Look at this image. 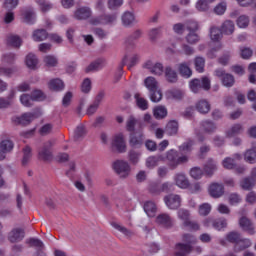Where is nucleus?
I'll use <instances>...</instances> for the list:
<instances>
[{"mask_svg":"<svg viewBox=\"0 0 256 256\" xmlns=\"http://www.w3.org/2000/svg\"><path fill=\"white\" fill-rule=\"evenodd\" d=\"M209 195L213 197V199H219V197H223L225 194V187L220 183H212L209 186Z\"/></svg>","mask_w":256,"mask_h":256,"instance_id":"nucleus-12","label":"nucleus"},{"mask_svg":"<svg viewBox=\"0 0 256 256\" xmlns=\"http://www.w3.org/2000/svg\"><path fill=\"white\" fill-rule=\"evenodd\" d=\"M13 147L14 145L11 140H2L0 142V151H2L5 154L11 153V151H13Z\"/></svg>","mask_w":256,"mask_h":256,"instance_id":"nucleus-43","label":"nucleus"},{"mask_svg":"<svg viewBox=\"0 0 256 256\" xmlns=\"http://www.w3.org/2000/svg\"><path fill=\"white\" fill-rule=\"evenodd\" d=\"M167 115V108L165 106H156L153 109V116L155 119H165V116Z\"/></svg>","mask_w":256,"mask_h":256,"instance_id":"nucleus-41","label":"nucleus"},{"mask_svg":"<svg viewBox=\"0 0 256 256\" xmlns=\"http://www.w3.org/2000/svg\"><path fill=\"white\" fill-rule=\"evenodd\" d=\"M164 203L168 209H179L181 207V196L178 194H168L164 197Z\"/></svg>","mask_w":256,"mask_h":256,"instance_id":"nucleus-8","label":"nucleus"},{"mask_svg":"<svg viewBox=\"0 0 256 256\" xmlns=\"http://www.w3.org/2000/svg\"><path fill=\"white\" fill-rule=\"evenodd\" d=\"M139 159H141V152L131 149L128 152V160L130 161L131 165H137L139 163Z\"/></svg>","mask_w":256,"mask_h":256,"instance_id":"nucleus-38","label":"nucleus"},{"mask_svg":"<svg viewBox=\"0 0 256 256\" xmlns=\"http://www.w3.org/2000/svg\"><path fill=\"white\" fill-rule=\"evenodd\" d=\"M112 149L113 151H117V153H127V144L125 143V136L122 133L113 137Z\"/></svg>","mask_w":256,"mask_h":256,"instance_id":"nucleus-6","label":"nucleus"},{"mask_svg":"<svg viewBox=\"0 0 256 256\" xmlns=\"http://www.w3.org/2000/svg\"><path fill=\"white\" fill-rule=\"evenodd\" d=\"M25 239V230L21 228H14L8 234V241L10 243H19Z\"/></svg>","mask_w":256,"mask_h":256,"instance_id":"nucleus-11","label":"nucleus"},{"mask_svg":"<svg viewBox=\"0 0 256 256\" xmlns=\"http://www.w3.org/2000/svg\"><path fill=\"white\" fill-rule=\"evenodd\" d=\"M175 183L178 187H180V189H187V187H189V180L183 173H178L175 175Z\"/></svg>","mask_w":256,"mask_h":256,"instance_id":"nucleus-25","label":"nucleus"},{"mask_svg":"<svg viewBox=\"0 0 256 256\" xmlns=\"http://www.w3.org/2000/svg\"><path fill=\"white\" fill-rule=\"evenodd\" d=\"M245 131L242 124H234L232 125L226 132L227 137H235L236 135H241Z\"/></svg>","mask_w":256,"mask_h":256,"instance_id":"nucleus-27","label":"nucleus"},{"mask_svg":"<svg viewBox=\"0 0 256 256\" xmlns=\"http://www.w3.org/2000/svg\"><path fill=\"white\" fill-rule=\"evenodd\" d=\"M150 93V101L153 103H159L163 99V92H161V89L156 88V90H152Z\"/></svg>","mask_w":256,"mask_h":256,"instance_id":"nucleus-46","label":"nucleus"},{"mask_svg":"<svg viewBox=\"0 0 256 256\" xmlns=\"http://www.w3.org/2000/svg\"><path fill=\"white\" fill-rule=\"evenodd\" d=\"M169 97H172V99H175L176 101H181L183 97H185V93H183L180 89H171L168 90Z\"/></svg>","mask_w":256,"mask_h":256,"instance_id":"nucleus-51","label":"nucleus"},{"mask_svg":"<svg viewBox=\"0 0 256 256\" xmlns=\"http://www.w3.org/2000/svg\"><path fill=\"white\" fill-rule=\"evenodd\" d=\"M111 226L116 229V231H119V233H123L127 239H131L133 237L134 233L131 231V229H128L127 227L117 223V222H111Z\"/></svg>","mask_w":256,"mask_h":256,"instance_id":"nucleus-23","label":"nucleus"},{"mask_svg":"<svg viewBox=\"0 0 256 256\" xmlns=\"http://www.w3.org/2000/svg\"><path fill=\"white\" fill-rule=\"evenodd\" d=\"M44 63L47 67H57V58L55 56L47 55L44 57Z\"/></svg>","mask_w":256,"mask_h":256,"instance_id":"nucleus-61","label":"nucleus"},{"mask_svg":"<svg viewBox=\"0 0 256 256\" xmlns=\"http://www.w3.org/2000/svg\"><path fill=\"white\" fill-rule=\"evenodd\" d=\"M190 175L193 179H201L203 177V170L200 167H194L190 170Z\"/></svg>","mask_w":256,"mask_h":256,"instance_id":"nucleus-64","label":"nucleus"},{"mask_svg":"<svg viewBox=\"0 0 256 256\" xmlns=\"http://www.w3.org/2000/svg\"><path fill=\"white\" fill-rule=\"evenodd\" d=\"M217 171V163L213 158H210L207 160L206 164L204 165V172L206 175H213Z\"/></svg>","mask_w":256,"mask_h":256,"instance_id":"nucleus-32","label":"nucleus"},{"mask_svg":"<svg viewBox=\"0 0 256 256\" xmlns=\"http://www.w3.org/2000/svg\"><path fill=\"white\" fill-rule=\"evenodd\" d=\"M192 248L189 244L178 243L176 244V256H185L191 253Z\"/></svg>","mask_w":256,"mask_h":256,"instance_id":"nucleus-31","label":"nucleus"},{"mask_svg":"<svg viewBox=\"0 0 256 256\" xmlns=\"http://www.w3.org/2000/svg\"><path fill=\"white\" fill-rule=\"evenodd\" d=\"M122 23L125 25V27H129L130 25H133L135 23V15L132 12H125L122 15Z\"/></svg>","mask_w":256,"mask_h":256,"instance_id":"nucleus-40","label":"nucleus"},{"mask_svg":"<svg viewBox=\"0 0 256 256\" xmlns=\"http://www.w3.org/2000/svg\"><path fill=\"white\" fill-rule=\"evenodd\" d=\"M85 135H87L85 125H78L74 131V141H83V139H85Z\"/></svg>","mask_w":256,"mask_h":256,"instance_id":"nucleus-30","label":"nucleus"},{"mask_svg":"<svg viewBox=\"0 0 256 256\" xmlns=\"http://www.w3.org/2000/svg\"><path fill=\"white\" fill-rule=\"evenodd\" d=\"M200 127L204 133H215L217 131V125L211 120H204L200 123Z\"/></svg>","mask_w":256,"mask_h":256,"instance_id":"nucleus-22","label":"nucleus"},{"mask_svg":"<svg viewBox=\"0 0 256 256\" xmlns=\"http://www.w3.org/2000/svg\"><path fill=\"white\" fill-rule=\"evenodd\" d=\"M144 85L149 92L159 89V83L153 76H149L144 80Z\"/></svg>","mask_w":256,"mask_h":256,"instance_id":"nucleus-34","label":"nucleus"},{"mask_svg":"<svg viewBox=\"0 0 256 256\" xmlns=\"http://www.w3.org/2000/svg\"><path fill=\"white\" fill-rule=\"evenodd\" d=\"M166 133L170 136L177 135L179 133V122L172 120L166 125Z\"/></svg>","mask_w":256,"mask_h":256,"instance_id":"nucleus-36","label":"nucleus"},{"mask_svg":"<svg viewBox=\"0 0 256 256\" xmlns=\"http://www.w3.org/2000/svg\"><path fill=\"white\" fill-rule=\"evenodd\" d=\"M212 226L214 227V229L221 231V229H225V227H227V219L225 218L216 219L212 222Z\"/></svg>","mask_w":256,"mask_h":256,"instance_id":"nucleus-56","label":"nucleus"},{"mask_svg":"<svg viewBox=\"0 0 256 256\" xmlns=\"http://www.w3.org/2000/svg\"><path fill=\"white\" fill-rule=\"evenodd\" d=\"M215 15H225V11H227V2H220L213 9Z\"/></svg>","mask_w":256,"mask_h":256,"instance_id":"nucleus-58","label":"nucleus"},{"mask_svg":"<svg viewBox=\"0 0 256 256\" xmlns=\"http://www.w3.org/2000/svg\"><path fill=\"white\" fill-rule=\"evenodd\" d=\"M25 63L29 69H35V67H37V63H38L37 56H35V54H31V53L28 54L26 56Z\"/></svg>","mask_w":256,"mask_h":256,"instance_id":"nucleus-48","label":"nucleus"},{"mask_svg":"<svg viewBox=\"0 0 256 256\" xmlns=\"http://www.w3.org/2000/svg\"><path fill=\"white\" fill-rule=\"evenodd\" d=\"M160 157L158 156H150L146 159V167L148 169H154L159 165Z\"/></svg>","mask_w":256,"mask_h":256,"instance_id":"nucleus-54","label":"nucleus"},{"mask_svg":"<svg viewBox=\"0 0 256 256\" xmlns=\"http://www.w3.org/2000/svg\"><path fill=\"white\" fill-rule=\"evenodd\" d=\"M26 244L29 245V247H38L39 249L43 248V242L37 238L27 239Z\"/></svg>","mask_w":256,"mask_h":256,"instance_id":"nucleus-62","label":"nucleus"},{"mask_svg":"<svg viewBox=\"0 0 256 256\" xmlns=\"http://www.w3.org/2000/svg\"><path fill=\"white\" fill-rule=\"evenodd\" d=\"M156 223H158V225H162V227H166V229L173 227V220H171V216L167 213L158 215L156 217Z\"/></svg>","mask_w":256,"mask_h":256,"instance_id":"nucleus-18","label":"nucleus"},{"mask_svg":"<svg viewBox=\"0 0 256 256\" xmlns=\"http://www.w3.org/2000/svg\"><path fill=\"white\" fill-rule=\"evenodd\" d=\"M186 41L190 45H195V43H199V34L195 32H189L186 36Z\"/></svg>","mask_w":256,"mask_h":256,"instance_id":"nucleus-60","label":"nucleus"},{"mask_svg":"<svg viewBox=\"0 0 256 256\" xmlns=\"http://www.w3.org/2000/svg\"><path fill=\"white\" fill-rule=\"evenodd\" d=\"M145 143V134L143 133V126L140 124V128L136 132H132L129 136V145L132 149H141Z\"/></svg>","mask_w":256,"mask_h":256,"instance_id":"nucleus-3","label":"nucleus"},{"mask_svg":"<svg viewBox=\"0 0 256 256\" xmlns=\"http://www.w3.org/2000/svg\"><path fill=\"white\" fill-rule=\"evenodd\" d=\"M164 77L168 83H177L179 81L177 71H175L171 66H167L164 69Z\"/></svg>","mask_w":256,"mask_h":256,"instance_id":"nucleus-15","label":"nucleus"},{"mask_svg":"<svg viewBox=\"0 0 256 256\" xmlns=\"http://www.w3.org/2000/svg\"><path fill=\"white\" fill-rule=\"evenodd\" d=\"M252 245H253V243L251 242V239L243 238V236H241V238L237 242V244L234 245V251L239 253L241 251H245V249H249V247H251Z\"/></svg>","mask_w":256,"mask_h":256,"instance_id":"nucleus-20","label":"nucleus"},{"mask_svg":"<svg viewBox=\"0 0 256 256\" xmlns=\"http://www.w3.org/2000/svg\"><path fill=\"white\" fill-rule=\"evenodd\" d=\"M47 37H49V34L45 29H37L32 34V39L38 43H41V41H45Z\"/></svg>","mask_w":256,"mask_h":256,"instance_id":"nucleus-29","label":"nucleus"},{"mask_svg":"<svg viewBox=\"0 0 256 256\" xmlns=\"http://www.w3.org/2000/svg\"><path fill=\"white\" fill-rule=\"evenodd\" d=\"M134 98L136 100L137 107L140 108L141 111H147V109H149V102L147 101V99L141 97V94L136 93L134 95Z\"/></svg>","mask_w":256,"mask_h":256,"instance_id":"nucleus-35","label":"nucleus"},{"mask_svg":"<svg viewBox=\"0 0 256 256\" xmlns=\"http://www.w3.org/2000/svg\"><path fill=\"white\" fill-rule=\"evenodd\" d=\"M222 167H224V169L232 170L237 167V164L235 163V159H232L231 157H226L222 161Z\"/></svg>","mask_w":256,"mask_h":256,"instance_id":"nucleus-55","label":"nucleus"},{"mask_svg":"<svg viewBox=\"0 0 256 256\" xmlns=\"http://www.w3.org/2000/svg\"><path fill=\"white\" fill-rule=\"evenodd\" d=\"M195 69L198 73H203L205 71V59L201 56H197L194 59Z\"/></svg>","mask_w":256,"mask_h":256,"instance_id":"nucleus-44","label":"nucleus"},{"mask_svg":"<svg viewBox=\"0 0 256 256\" xmlns=\"http://www.w3.org/2000/svg\"><path fill=\"white\" fill-rule=\"evenodd\" d=\"M220 29L223 35H233L235 33V22L233 20H225L221 24Z\"/></svg>","mask_w":256,"mask_h":256,"instance_id":"nucleus-21","label":"nucleus"},{"mask_svg":"<svg viewBox=\"0 0 256 256\" xmlns=\"http://www.w3.org/2000/svg\"><path fill=\"white\" fill-rule=\"evenodd\" d=\"M112 167L120 179H127L131 175V165L125 160H116Z\"/></svg>","mask_w":256,"mask_h":256,"instance_id":"nucleus-2","label":"nucleus"},{"mask_svg":"<svg viewBox=\"0 0 256 256\" xmlns=\"http://www.w3.org/2000/svg\"><path fill=\"white\" fill-rule=\"evenodd\" d=\"M249 16L241 15L237 18L236 23L240 29H247L249 27Z\"/></svg>","mask_w":256,"mask_h":256,"instance_id":"nucleus-49","label":"nucleus"},{"mask_svg":"<svg viewBox=\"0 0 256 256\" xmlns=\"http://www.w3.org/2000/svg\"><path fill=\"white\" fill-rule=\"evenodd\" d=\"M105 65V59L99 58L96 61L90 63L88 67L85 69V73H91L93 71H98Z\"/></svg>","mask_w":256,"mask_h":256,"instance_id":"nucleus-28","label":"nucleus"},{"mask_svg":"<svg viewBox=\"0 0 256 256\" xmlns=\"http://www.w3.org/2000/svg\"><path fill=\"white\" fill-rule=\"evenodd\" d=\"M91 15H93L91 8L87 6H82L74 11L73 17L77 21H87V19H91Z\"/></svg>","mask_w":256,"mask_h":256,"instance_id":"nucleus-9","label":"nucleus"},{"mask_svg":"<svg viewBox=\"0 0 256 256\" xmlns=\"http://www.w3.org/2000/svg\"><path fill=\"white\" fill-rule=\"evenodd\" d=\"M148 191L151 195H161V184L157 182L150 183Z\"/></svg>","mask_w":256,"mask_h":256,"instance_id":"nucleus-57","label":"nucleus"},{"mask_svg":"<svg viewBox=\"0 0 256 256\" xmlns=\"http://www.w3.org/2000/svg\"><path fill=\"white\" fill-rule=\"evenodd\" d=\"M214 75L221 80L224 87L231 88L235 85V76H233V74L226 73L222 68L216 69L214 71Z\"/></svg>","mask_w":256,"mask_h":256,"instance_id":"nucleus-5","label":"nucleus"},{"mask_svg":"<svg viewBox=\"0 0 256 256\" xmlns=\"http://www.w3.org/2000/svg\"><path fill=\"white\" fill-rule=\"evenodd\" d=\"M53 145H55V142L51 140L44 143L42 150L38 153L39 159H42V161H51V159H53V153H51L49 149H51Z\"/></svg>","mask_w":256,"mask_h":256,"instance_id":"nucleus-10","label":"nucleus"},{"mask_svg":"<svg viewBox=\"0 0 256 256\" xmlns=\"http://www.w3.org/2000/svg\"><path fill=\"white\" fill-rule=\"evenodd\" d=\"M239 225L243 229V231H247L249 235H255V227L253 226V222L247 216L241 217L239 220Z\"/></svg>","mask_w":256,"mask_h":256,"instance_id":"nucleus-13","label":"nucleus"},{"mask_svg":"<svg viewBox=\"0 0 256 256\" xmlns=\"http://www.w3.org/2000/svg\"><path fill=\"white\" fill-rule=\"evenodd\" d=\"M179 153L171 149L166 153V159L168 161V167L170 169H177V161H178Z\"/></svg>","mask_w":256,"mask_h":256,"instance_id":"nucleus-14","label":"nucleus"},{"mask_svg":"<svg viewBox=\"0 0 256 256\" xmlns=\"http://www.w3.org/2000/svg\"><path fill=\"white\" fill-rule=\"evenodd\" d=\"M177 215L179 219L183 221V223H186V221L190 220L189 218L191 217V212L187 209L182 208L178 210Z\"/></svg>","mask_w":256,"mask_h":256,"instance_id":"nucleus-59","label":"nucleus"},{"mask_svg":"<svg viewBox=\"0 0 256 256\" xmlns=\"http://www.w3.org/2000/svg\"><path fill=\"white\" fill-rule=\"evenodd\" d=\"M195 109L198 113H201L202 115H207V113L211 111V104L209 103V101L201 99L195 104Z\"/></svg>","mask_w":256,"mask_h":256,"instance_id":"nucleus-19","label":"nucleus"},{"mask_svg":"<svg viewBox=\"0 0 256 256\" xmlns=\"http://www.w3.org/2000/svg\"><path fill=\"white\" fill-rule=\"evenodd\" d=\"M211 204L209 203H203L198 207V213L199 215H201L202 217H207V215H209V213H211Z\"/></svg>","mask_w":256,"mask_h":256,"instance_id":"nucleus-52","label":"nucleus"},{"mask_svg":"<svg viewBox=\"0 0 256 256\" xmlns=\"http://www.w3.org/2000/svg\"><path fill=\"white\" fill-rule=\"evenodd\" d=\"M144 69H148L152 75H163L165 68L161 62H153V60H148L143 64Z\"/></svg>","mask_w":256,"mask_h":256,"instance_id":"nucleus-7","label":"nucleus"},{"mask_svg":"<svg viewBox=\"0 0 256 256\" xmlns=\"http://www.w3.org/2000/svg\"><path fill=\"white\" fill-rule=\"evenodd\" d=\"M210 37L212 41H220V39H223V32L221 31V28L212 26L210 28Z\"/></svg>","mask_w":256,"mask_h":256,"instance_id":"nucleus-39","label":"nucleus"},{"mask_svg":"<svg viewBox=\"0 0 256 256\" xmlns=\"http://www.w3.org/2000/svg\"><path fill=\"white\" fill-rule=\"evenodd\" d=\"M244 161L247 163H256V150L255 149H248L244 153Z\"/></svg>","mask_w":256,"mask_h":256,"instance_id":"nucleus-47","label":"nucleus"},{"mask_svg":"<svg viewBox=\"0 0 256 256\" xmlns=\"http://www.w3.org/2000/svg\"><path fill=\"white\" fill-rule=\"evenodd\" d=\"M6 45L14 47L15 49H19V47L23 45V40L19 35L8 34L6 37Z\"/></svg>","mask_w":256,"mask_h":256,"instance_id":"nucleus-17","label":"nucleus"},{"mask_svg":"<svg viewBox=\"0 0 256 256\" xmlns=\"http://www.w3.org/2000/svg\"><path fill=\"white\" fill-rule=\"evenodd\" d=\"M255 185H256V179L251 177L244 178L240 183V187H242L244 191H251V189L254 188Z\"/></svg>","mask_w":256,"mask_h":256,"instance_id":"nucleus-37","label":"nucleus"},{"mask_svg":"<svg viewBox=\"0 0 256 256\" xmlns=\"http://www.w3.org/2000/svg\"><path fill=\"white\" fill-rule=\"evenodd\" d=\"M48 87L51 91H63L65 89V83L59 78L50 80Z\"/></svg>","mask_w":256,"mask_h":256,"instance_id":"nucleus-26","label":"nucleus"},{"mask_svg":"<svg viewBox=\"0 0 256 256\" xmlns=\"http://www.w3.org/2000/svg\"><path fill=\"white\" fill-rule=\"evenodd\" d=\"M107 5L108 9L115 11V9H119L123 5V0H108Z\"/></svg>","mask_w":256,"mask_h":256,"instance_id":"nucleus-63","label":"nucleus"},{"mask_svg":"<svg viewBox=\"0 0 256 256\" xmlns=\"http://www.w3.org/2000/svg\"><path fill=\"white\" fill-rule=\"evenodd\" d=\"M139 123V120L135 116H129L126 121V130L130 133H135V125Z\"/></svg>","mask_w":256,"mask_h":256,"instance_id":"nucleus-45","label":"nucleus"},{"mask_svg":"<svg viewBox=\"0 0 256 256\" xmlns=\"http://www.w3.org/2000/svg\"><path fill=\"white\" fill-rule=\"evenodd\" d=\"M144 211L148 217H155L157 213V205L153 201H147L144 204Z\"/></svg>","mask_w":256,"mask_h":256,"instance_id":"nucleus-33","label":"nucleus"},{"mask_svg":"<svg viewBox=\"0 0 256 256\" xmlns=\"http://www.w3.org/2000/svg\"><path fill=\"white\" fill-rule=\"evenodd\" d=\"M241 237V233L237 231H231L226 235V241H228V243H233V245H237Z\"/></svg>","mask_w":256,"mask_h":256,"instance_id":"nucleus-42","label":"nucleus"},{"mask_svg":"<svg viewBox=\"0 0 256 256\" xmlns=\"http://www.w3.org/2000/svg\"><path fill=\"white\" fill-rule=\"evenodd\" d=\"M37 117H41V110H38L34 113H24L21 116L14 117L13 121L15 125H21L22 127H25L27 125H31L32 121L37 119Z\"/></svg>","mask_w":256,"mask_h":256,"instance_id":"nucleus-4","label":"nucleus"},{"mask_svg":"<svg viewBox=\"0 0 256 256\" xmlns=\"http://www.w3.org/2000/svg\"><path fill=\"white\" fill-rule=\"evenodd\" d=\"M185 29L189 31L190 33H195L196 31H199V24L194 20H188L184 23Z\"/></svg>","mask_w":256,"mask_h":256,"instance_id":"nucleus-53","label":"nucleus"},{"mask_svg":"<svg viewBox=\"0 0 256 256\" xmlns=\"http://www.w3.org/2000/svg\"><path fill=\"white\" fill-rule=\"evenodd\" d=\"M193 145H195V141L188 140L179 146V151H181V153H191V151H193Z\"/></svg>","mask_w":256,"mask_h":256,"instance_id":"nucleus-50","label":"nucleus"},{"mask_svg":"<svg viewBox=\"0 0 256 256\" xmlns=\"http://www.w3.org/2000/svg\"><path fill=\"white\" fill-rule=\"evenodd\" d=\"M189 87L192 93H199L201 89L209 91V89H211V79L207 76H204L201 79L194 78L189 82Z\"/></svg>","mask_w":256,"mask_h":256,"instance_id":"nucleus-1","label":"nucleus"},{"mask_svg":"<svg viewBox=\"0 0 256 256\" xmlns=\"http://www.w3.org/2000/svg\"><path fill=\"white\" fill-rule=\"evenodd\" d=\"M13 99H15V90H11L7 98L0 97V109L11 107Z\"/></svg>","mask_w":256,"mask_h":256,"instance_id":"nucleus-24","label":"nucleus"},{"mask_svg":"<svg viewBox=\"0 0 256 256\" xmlns=\"http://www.w3.org/2000/svg\"><path fill=\"white\" fill-rule=\"evenodd\" d=\"M178 72L181 77L189 79L193 75V70H191V64L189 62H182L178 64Z\"/></svg>","mask_w":256,"mask_h":256,"instance_id":"nucleus-16","label":"nucleus"}]
</instances>
